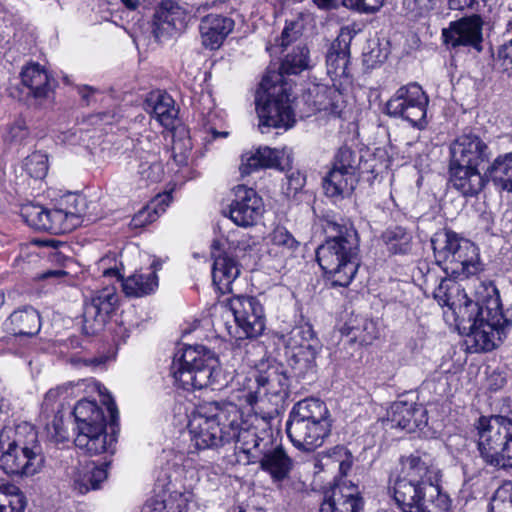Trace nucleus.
<instances>
[{"instance_id":"f257e3e1","label":"nucleus","mask_w":512,"mask_h":512,"mask_svg":"<svg viewBox=\"0 0 512 512\" xmlns=\"http://www.w3.org/2000/svg\"><path fill=\"white\" fill-rule=\"evenodd\" d=\"M433 295L440 306L452 311L458 325L468 331L467 342L475 352L491 351L502 341L509 321L502 314L498 298L480 306L452 279H442Z\"/></svg>"},{"instance_id":"f03ea898","label":"nucleus","mask_w":512,"mask_h":512,"mask_svg":"<svg viewBox=\"0 0 512 512\" xmlns=\"http://www.w3.org/2000/svg\"><path fill=\"white\" fill-rule=\"evenodd\" d=\"M399 465L389 481L403 512H449V496L441 491L440 471L429 453L417 450L402 456Z\"/></svg>"},{"instance_id":"7ed1b4c3","label":"nucleus","mask_w":512,"mask_h":512,"mask_svg":"<svg viewBox=\"0 0 512 512\" xmlns=\"http://www.w3.org/2000/svg\"><path fill=\"white\" fill-rule=\"evenodd\" d=\"M329 238L316 250V259L332 286L347 287L360 266L359 236L349 223L327 219Z\"/></svg>"},{"instance_id":"20e7f679","label":"nucleus","mask_w":512,"mask_h":512,"mask_svg":"<svg viewBox=\"0 0 512 512\" xmlns=\"http://www.w3.org/2000/svg\"><path fill=\"white\" fill-rule=\"evenodd\" d=\"M239 407L227 401L200 403L191 412L188 431L191 446L196 450H215L232 442L233 424Z\"/></svg>"},{"instance_id":"39448f33","label":"nucleus","mask_w":512,"mask_h":512,"mask_svg":"<svg viewBox=\"0 0 512 512\" xmlns=\"http://www.w3.org/2000/svg\"><path fill=\"white\" fill-rule=\"evenodd\" d=\"M170 369L175 382L185 390H220L227 384L218 357L203 345L179 348Z\"/></svg>"},{"instance_id":"423d86ee","label":"nucleus","mask_w":512,"mask_h":512,"mask_svg":"<svg viewBox=\"0 0 512 512\" xmlns=\"http://www.w3.org/2000/svg\"><path fill=\"white\" fill-rule=\"evenodd\" d=\"M332 418L326 404L317 398L297 402L289 413L286 432L292 444L303 451H314L330 435Z\"/></svg>"},{"instance_id":"0eeeda50","label":"nucleus","mask_w":512,"mask_h":512,"mask_svg":"<svg viewBox=\"0 0 512 512\" xmlns=\"http://www.w3.org/2000/svg\"><path fill=\"white\" fill-rule=\"evenodd\" d=\"M436 264L455 279H467L482 271L477 246L454 232L431 240Z\"/></svg>"},{"instance_id":"6e6552de","label":"nucleus","mask_w":512,"mask_h":512,"mask_svg":"<svg viewBox=\"0 0 512 512\" xmlns=\"http://www.w3.org/2000/svg\"><path fill=\"white\" fill-rule=\"evenodd\" d=\"M76 422L75 446L87 455L113 453L115 439L106 432L102 408L95 402L82 399L73 409Z\"/></svg>"},{"instance_id":"1a4fd4ad","label":"nucleus","mask_w":512,"mask_h":512,"mask_svg":"<svg viewBox=\"0 0 512 512\" xmlns=\"http://www.w3.org/2000/svg\"><path fill=\"white\" fill-rule=\"evenodd\" d=\"M255 102L259 129L262 133H268L271 128L287 130L295 124L291 93L287 84L272 81L270 76H264L257 90Z\"/></svg>"},{"instance_id":"9d476101","label":"nucleus","mask_w":512,"mask_h":512,"mask_svg":"<svg viewBox=\"0 0 512 512\" xmlns=\"http://www.w3.org/2000/svg\"><path fill=\"white\" fill-rule=\"evenodd\" d=\"M250 248L248 236L243 234L239 237L236 232L213 240L211 244L212 279L222 293L231 291L232 283L240 275L238 259Z\"/></svg>"},{"instance_id":"9b49d317","label":"nucleus","mask_w":512,"mask_h":512,"mask_svg":"<svg viewBox=\"0 0 512 512\" xmlns=\"http://www.w3.org/2000/svg\"><path fill=\"white\" fill-rule=\"evenodd\" d=\"M284 343L288 364L294 375L312 381L317 372L316 358L322 350L312 325L304 323L295 326L285 336Z\"/></svg>"},{"instance_id":"f8f14e48","label":"nucleus","mask_w":512,"mask_h":512,"mask_svg":"<svg viewBox=\"0 0 512 512\" xmlns=\"http://www.w3.org/2000/svg\"><path fill=\"white\" fill-rule=\"evenodd\" d=\"M20 215L31 228L52 234L71 232L82 223V213L78 209L75 211L61 208L49 210L33 203L22 205Z\"/></svg>"},{"instance_id":"ddd939ff","label":"nucleus","mask_w":512,"mask_h":512,"mask_svg":"<svg viewBox=\"0 0 512 512\" xmlns=\"http://www.w3.org/2000/svg\"><path fill=\"white\" fill-rule=\"evenodd\" d=\"M428 96L417 83H409L397 89L386 103V113L401 118L413 127L423 128L426 125Z\"/></svg>"},{"instance_id":"4468645a","label":"nucleus","mask_w":512,"mask_h":512,"mask_svg":"<svg viewBox=\"0 0 512 512\" xmlns=\"http://www.w3.org/2000/svg\"><path fill=\"white\" fill-rule=\"evenodd\" d=\"M474 428L479 454L490 465L505 440L512 436V420L501 415L481 416L475 422Z\"/></svg>"},{"instance_id":"2eb2a0df","label":"nucleus","mask_w":512,"mask_h":512,"mask_svg":"<svg viewBox=\"0 0 512 512\" xmlns=\"http://www.w3.org/2000/svg\"><path fill=\"white\" fill-rule=\"evenodd\" d=\"M271 418L257 414L243 420L239 409V417L233 424L234 435L232 441L240 444V448L246 454L257 457L258 454L274 441L276 436L270 424Z\"/></svg>"},{"instance_id":"dca6fc26","label":"nucleus","mask_w":512,"mask_h":512,"mask_svg":"<svg viewBox=\"0 0 512 512\" xmlns=\"http://www.w3.org/2000/svg\"><path fill=\"white\" fill-rule=\"evenodd\" d=\"M119 306V295L114 285L92 292L83 308V331L94 335L102 331Z\"/></svg>"},{"instance_id":"f3484780","label":"nucleus","mask_w":512,"mask_h":512,"mask_svg":"<svg viewBox=\"0 0 512 512\" xmlns=\"http://www.w3.org/2000/svg\"><path fill=\"white\" fill-rule=\"evenodd\" d=\"M228 306L242 334L239 338H256L265 329V314L261 302L254 296L232 297Z\"/></svg>"},{"instance_id":"a211bd4d","label":"nucleus","mask_w":512,"mask_h":512,"mask_svg":"<svg viewBox=\"0 0 512 512\" xmlns=\"http://www.w3.org/2000/svg\"><path fill=\"white\" fill-rule=\"evenodd\" d=\"M483 25L484 21L478 14L452 21L447 28L442 30L443 42L449 49L462 46L481 52L483 49Z\"/></svg>"},{"instance_id":"6ab92c4d","label":"nucleus","mask_w":512,"mask_h":512,"mask_svg":"<svg viewBox=\"0 0 512 512\" xmlns=\"http://www.w3.org/2000/svg\"><path fill=\"white\" fill-rule=\"evenodd\" d=\"M264 213L262 198L257 192L245 185L234 188V199L229 205V218L239 227H252L258 223Z\"/></svg>"},{"instance_id":"aec40b11","label":"nucleus","mask_w":512,"mask_h":512,"mask_svg":"<svg viewBox=\"0 0 512 512\" xmlns=\"http://www.w3.org/2000/svg\"><path fill=\"white\" fill-rule=\"evenodd\" d=\"M255 384V390L246 394V402L251 406L264 398L278 404L288 396L289 378L278 368L270 367L265 371H258L255 374Z\"/></svg>"},{"instance_id":"412c9836","label":"nucleus","mask_w":512,"mask_h":512,"mask_svg":"<svg viewBox=\"0 0 512 512\" xmlns=\"http://www.w3.org/2000/svg\"><path fill=\"white\" fill-rule=\"evenodd\" d=\"M45 464L44 454L23 452L21 448L0 442V469L10 476H33Z\"/></svg>"},{"instance_id":"4be33fe9","label":"nucleus","mask_w":512,"mask_h":512,"mask_svg":"<svg viewBox=\"0 0 512 512\" xmlns=\"http://www.w3.org/2000/svg\"><path fill=\"white\" fill-rule=\"evenodd\" d=\"M309 112H323L328 117L341 118L345 108L342 93L333 86L310 84L302 95Z\"/></svg>"},{"instance_id":"5701e85b","label":"nucleus","mask_w":512,"mask_h":512,"mask_svg":"<svg viewBox=\"0 0 512 512\" xmlns=\"http://www.w3.org/2000/svg\"><path fill=\"white\" fill-rule=\"evenodd\" d=\"M451 163L478 167L491 155L488 145L476 134L463 133L450 147Z\"/></svg>"},{"instance_id":"b1692460","label":"nucleus","mask_w":512,"mask_h":512,"mask_svg":"<svg viewBox=\"0 0 512 512\" xmlns=\"http://www.w3.org/2000/svg\"><path fill=\"white\" fill-rule=\"evenodd\" d=\"M189 14L177 3L163 1L154 14L153 34L160 41L182 31L188 22Z\"/></svg>"},{"instance_id":"393cba45","label":"nucleus","mask_w":512,"mask_h":512,"mask_svg":"<svg viewBox=\"0 0 512 512\" xmlns=\"http://www.w3.org/2000/svg\"><path fill=\"white\" fill-rule=\"evenodd\" d=\"M449 182L463 197H476L490 182L486 174L482 175L476 166L449 164Z\"/></svg>"},{"instance_id":"a878e982","label":"nucleus","mask_w":512,"mask_h":512,"mask_svg":"<svg viewBox=\"0 0 512 512\" xmlns=\"http://www.w3.org/2000/svg\"><path fill=\"white\" fill-rule=\"evenodd\" d=\"M258 456H261L259 460L261 470L268 473L274 482H281L288 478L293 468V461L278 442L277 435Z\"/></svg>"},{"instance_id":"bb28decb","label":"nucleus","mask_w":512,"mask_h":512,"mask_svg":"<svg viewBox=\"0 0 512 512\" xmlns=\"http://www.w3.org/2000/svg\"><path fill=\"white\" fill-rule=\"evenodd\" d=\"M426 413V409L422 405L397 401L391 405L388 421L391 423V427L414 432L427 424Z\"/></svg>"},{"instance_id":"cd10ccee","label":"nucleus","mask_w":512,"mask_h":512,"mask_svg":"<svg viewBox=\"0 0 512 512\" xmlns=\"http://www.w3.org/2000/svg\"><path fill=\"white\" fill-rule=\"evenodd\" d=\"M0 442L21 448L23 452L44 454L35 427L28 422L6 425L0 431Z\"/></svg>"},{"instance_id":"c85d7f7f","label":"nucleus","mask_w":512,"mask_h":512,"mask_svg":"<svg viewBox=\"0 0 512 512\" xmlns=\"http://www.w3.org/2000/svg\"><path fill=\"white\" fill-rule=\"evenodd\" d=\"M103 276L107 278L115 277L121 281L123 292L128 297H143L152 294L158 288V276L155 272L135 273L126 279L116 268L104 270Z\"/></svg>"},{"instance_id":"c756f323","label":"nucleus","mask_w":512,"mask_h":512,"mask_svg":"<svg viewBox=\"0 0 512 512\" xmlns=\"http://www.w3.org/2000/svg\"><path fill=\"white\" fill-rule=\"evenodd\" d=\"M352 36L348 31H341L331 43L326 55L327 72L332 78L349 77L350 42Z\"/></svg>"},{"instance_id":"7c9ffc66","label":"nucleus","mask_w":512,"mask_h":512,"mask_svg":"<svg viewBox=\"0 0 512 512\" xmlns=\"http://www.w3.org/2000/svg\"><path fill=\"white\" fill-rule=\"evenodd\" d=\"M233 28L234 21L229 17L218 14L203 17L199 25L202 44L211 50L219 48Z\"/></svg>"},{"instance_id":"2f4dec72","label":"nucleus","mask_w":512,"mask_h":512,"mask_svg":"<svg viewBox=\"0 0 512 512\" xmlns=\"http://www.w3.org/2000/svg\"><path fill=\"white\" fill-rule=\"evenodd\" d=\"M3 329L13 336H35L41 329L40 315L32 306L16 309L3 322Z\"/></svg>"},{"instance_id":"473e14b6","label":"nucleus","mask_w":512,"mask_h":512,"mask_svg":"<svg viewBox=\"0 0 512 512\" xmlns=\"http://www.w3.org/2000/svg\"><path fill=\"white\" fill-rule=\"evenodd\" d=\"M144 109L165 128L173 126L178 114L173 98L165 92L151 93Z\"/></svg>"},{"instance_id":"72a5a7b5","label":"nucleus","mask_w":512,"mask_h":512,"mask_svg":"<svg viewBox=\"0 0 512 512\" xmlns=\"http://www.w3.org/2000/svg\"><path fill=\"white\" fill-rule=\"evenodd\" d=\"M357 175L332 167L323 178V189L330 198H344L352 193L357 184Z\"/></svg>"},{"instance_id":"f704fd0d","label":"nucleus","mask_w":512,"mask_h":512,"mask_svg":"<svg viewBox=\"0 0 512 512\" xmlns=\"http://www.w3.org/2000/svg\"><path fill=\"white\" fill-rule=\"evenodd\" d=\"M486 177L497 191L512 193V151L498 155L488 166Z\"/></svg>"},{"instance_id":"c9c22d12","label":"nucleus","mask_w":512,"mask_h":512,"mask_svg":"<svg viewBox=\"0 0 512 512\" xmlns=\"http://www.w3.org/2000/svg\"><path fill=\"white\" fill-rule=\"evenodd\" d=\"M109 463L105 462L101 466L94 463H87L77 469L73 475V487L80 494H85L90 490L100 488V484L107 479V468Z\"/></svg>"},{"instance_id":"e433bc0d","label":"nucleus","mask_w":512,"mask_h":512,"mask_svg":"<svg viewBox=\"0 0 512 512\" xmlns=\"http://www.w3.org/2000/svg\"><path fill=\"white\" fill-rule=\"evenodd\" d=\"M311 58L308 47L299 42L285 55L280 65V74H275V81L280 82L282 75H297L311 68Z\"/></svg>"},{"instance_id":"4c0bfd02","label":"nucleus","mask_w":512,"mask_h":512,"mask_svg":"<svg viewBox=\"0 0 512 512\" xmlns=\"http://www.w3.org/2000/svg\"><path fill=\"white\" fill-rule=\"evenodd\" d=\"M21 79L35 98L46 97L51 90L50 76L38 63L27 65L21 72Z\"/></svg>"},{"instance_id":"58836bf2","label":"nucleus","mask_w":512,"mask_h":512,"mask_svg":"<svg viewBox=\"0 0 512 512\" xmlns=\"http://www.w3.org/2000/svg\"><path fill=\"white\" fill-rule=\"evenodd\" d=\"M381 240L391 255H407L412 251L413 236L401 226H392L385 229Z\"/></svg>"},{"instance_id":"ea45409f","label":"nucleus","mask_w":512,"mask_h":512,"mask_svg":"<svg viewBox=\"0 0 512 512\" xmlns=\"http://www.w3.org/2000/svg\"><path fill=\"white\" fill-rule=\"evenodd\" d=\"M363 507V499L352 492L344 494L340 488L332 490L329 498L325 499L320 512H360Z\"/></svg>"},{"instance_id":"a19ab883","label":"nucleus","mask_w":512,"mask_h":512,"mask_svg":"<svg viewBox=\"0 0 512 512\" xmlns=\"http://www.w3.org/2000/svg\"><path fill=\"white\" fill-rule=\"evenodd\" d=\"M187 495L172 492L168 496L157 495L146 502L142 512H188Z\"/></svg>"},{"instance_id":"79ce46f5","label":"nucleus","mask_w":512,"mask_h":512,"mask_svg":"<svg viewBox=\"0 0 512 512\" xmlns=\"http://www.w3.org/2000/svg\"><path fill=\"white\" fill-rule=\"evenodd\" d=\"M268 253L274 256L291 255L298 247V241L284 227H276L266 237Z\"/></svg>"},{"instance_id":"37998d69","label":"nucleus","mask_w":512,"mask_h":512,"mask_svg":"<svg viewBox=\"0 0 512 512\" xmlns=\"http://www.w3.org/2000/svg\"><path fill=\"white\" fill-rule=\"evenodd\" d=\"M263 168H275L281 171L292 168V150L288 147L270 148L259 147L257 149Z\"/></svg>"},{"instance_id":"c03bdc74","label":"nucleus","mask_w":512,"mask_h":512,"mask_svg":"<svg viewBox=\"0 0 512 512\" xmlns=\"http://www.w3.org/2000/svg\"><path fill=\"white\" fill-rule=\"evenodd\" d=\"M3 145L10 149L21 146L29 136V129L25 120L18 118L7 124L0 132Z\"/></svg>"},{"instance_id":"a18cd8bd","label":"nucleus","mask_w":512,"mask_h":512,"mask_svg":"<svg viewBox=\"0 0 512 512\" xmlns=\"http://www.w3.org/2000/svg\"><path fill=\"white\" fill-rule=\"evenodd\" d=\"M138 175L144 186L158 183L164 175L163 165L159 159H139Z\"/></svg>"},{"instance_id":"49530a36","label":"nucleus","mask_w":512,"mask_h":512,"mask_svg":"<svg viewBox=\"0 0 512 512\" xmlns=\"http://www.w3.org/2000/svg\"><path fill=\"white\" fill-rule=\"evenodd\" d=\"M360 157L356 151L348 146H341L334 155L332 167L357 175Z\"/></svg>"},{"instance_id":"de8ad7c7","label":"nucleus","mask_w":512,"mask_h":512,"mask_svg":"<svg viewBox=\"0 0 512 512\" xmlns=\"http://www.w3.org/2000/svg\"><path fill=\"white\" fill-rule=\"evenodd\" d=\"M161 140L154 133L142 135L135 146L138 159H159Z\"/></svg>"},{"instance_id":"09e8293b","label":"nucleus","mask_w":512,"mask_h":512,"mask_svg":"<svg viewBox=\"0 0 512 512\" xmlns=\"http://www.w3.org/2000/svg\"><path fill=\"white\" fill-rule=\"evenodd\" d=\"M24 166L31 177L42 179L48 172V157L42 152H34L26 157Z\"/></svg>"},{"instance_id":"8fccbe9b","label":"nucleus","mask_w":512,"mask_h":512,"mask_svg":"<svg viewBox=\"0 0 512 512\" xmlns=\"http://www.w3.org/2000/svg\"><path fill=\"white\" fill-rule=\"evenodd\" d=\"M491 512H512V485L498 488L490 502Z\"/></svg>"},{"instance_id":"3c124183","label":"nucleus","mask_w":512,"mask_h":512,"mask_svg":"<svg viewBox=\"0 0 512 512\" xmlns=\"http://www.w3.org/2000/svg\"><path fill=\"white\" fill-rule=\"evenodd\" d=\"M6 491L5 502H0V512H23L25 500L19 488L11 484Z\"/></svg>"},{"instance_id":"603ef678","label":"nucleus","mask_w":512,"mask_h":512,"mask_svg":"<svg viewBox=\"0 0 512 512\" xmlns=\"http://www.w3.org/2000/svg\"><path fill=\"white\" fill-rule=\"evenodd\" d=\"M192 143L189 138H176L171 148V158L177 166H185L191 154Z\"/></svg>"},{"instance_id":"864d4df0","label":"nucleus","mask_w":512,"mask_h":512,"mask_svg":"<svg viewBox=\"0 0 512 512\" xmlns=\"http://www.w3.org/2000/svg\"><path fill=\"white\" fill-rule=\"evenodd\" d=\"M327 458L338 464L339 472L343 476L348 474L353 465V456L344 446H336L329 450Z\"/></svg>"},{"instance_id":"5fc2aeb1","label":"nucleus","mask_w":512,"mask_h":512,"mask_svg":"<svg viewBox=\"0 0 512 512\" xmlns=\"http://www.w3.org/2000/svg\"><path fill=\"white\" fill-rule=\"evenodd\" d=\"M490 466L504 470L512 469V436L505 440Z\"/></svg>"},{"instance_id":"6e6d98bb","label":"nucleus","mask_w":512,"mask_h":512,"mask_svg":"<svg viewBox=\"0 0 512 512\" xmlns=\"http://www.w3.org/2000/svg\"><path fill=\"white\" fill-rule=\"evenodd\" d=\"M303 24L299 20L287 21L281 34L280 45L287 47L297 42L302 36Z\"/></svg>"},{"instance_id":"4d7b16f0","label":"nucleus","mask_w":512,"mask_h":512,"mask_svg":"<svg viewBox=\"0 0 512 512\" xmlns=\"http://www.w3.org/2000/svg\"><path fill=\"white\" fill-rule=\"evenodd\" d=\"M47 431L50 437L56 443H63L69 440V432L64 426L63 417L56 414L50 424L47 425Z\"/></svg>"},{"instance_id":"13d9d810","label":"nucleus","mask_w":512,"mask_h":512,"mask_svg":"<svg viewBox=\"0 0 512 512\" xmlns=\"http://www.w3.org/2000/svg\"><path fill=\"white\" fill-rule=\"evenodd\" d=\"M263 168L257 150L255 152H247L241 156V164L239 171L242 177Z\"/></svg>"},{"instance_id":"bf43d9fd","label":"nucleus","mask_w":512,"mask_h":512,"mask_svg":"<svg viewBox=\"0 0 512 512\" xmlns=\"http://www.w3.org/2000/svg\"><path fill=\"white\" fill-rule=\"evenodd\" d=\"M383 2L384 0H343V5L359 12L373 13L382 7Z\"/></svg>"},{"instance_id":"052dcab7","label":"nucleus","mask_w":512,"mask_h":512,"mask_svg":"<svg viewBox=\"0 0 512 512\" xmlns=\"http://www.w3.org/2000/svg\"><path fill=\"white\" fill-rule=\"evenodd\" d=\"M217 119V114L215 112H209L206 116L203 117V126L208 136L206 137V141H214L218 138H227L229 136L228 131H218L216 127L215 120Z\"/></svg>"},{"instance_id":"680f3d73","label":"nucleus","mask_w":512,"mask_h":512,"mask_svg":"<svg viewBox=\"0 0 512 512\" xmlns=\"http://www.w3.org/2000/svg\"><path fill=\"white\" fill-rule=\"evenodd\" d=\"M157 218V212L155 209L147 206L142 208L136 213L130 221V226L133 228H141L152 222Z\"/></svg>"},{"instance_id":"e2e57ef3","label":"nucleus","mask_w":512,"mask_h":512,"mask_svg":"<svg viewBox=\"0 0 512 512\" xmlns=\"http://www.w3.org/2000/svg\"><path fill=\"white\" fill-rule=\"evenodd\" d=\"M305 176L300 171H291L286 175V190L288 194H295L301 190L305 184Z\"/></svg>"},{"instance_id":"0e129e2a","label":"nucleus","mask_w":512,"mask_h":512,"mask_svg":"<svg viewBox=\"0 0 512 512\" xmlns=\"http://www.w3.org/2000/svg\"><path fill=\"white\" fill-rule=\"evenodd\" d=\"M476 0H448V6L451 10H464L471 8Z\"/></svg>"},{"instance_id":"69168bd1","label":"nucleus","mask_w":512,"mask_h":512,"mask_svg":"<svg viewBox=\"0 0 512 512\" xmlns=\"http://www.w3.org/2000/svg\"><path fill=\"white\" fill-rule=\"evenodd\" d=\"M95 92H96V89L93 87H90V86H82V87L78 88L79 95L87 103L89 102L90 96L93 95Z\"/></svg>"},{"instance_id":"338daca9","label":"nucleus","mask_w":512,"mask_h":512,"mask_svg":"<svg viewBox=\"0 0 512 512\" xmlns=\"http://www.w3.org/2000/svg\"><path fill=\"white\" fill-rule=\"evenodd\" d=\"M364 330H367L369 331V336L368 337H363L362 341L364 342H370L371 340H373L374 338H376V333H375V326H374V323L372 321H366L364 323Z\"/></svg>"},{"instance_id":"774afa93","label":"nucleus","mask_w":512,"mask_h":512,"mask_svg":"<svg viewBox=\"0 0 512 512\" xmlns=\"http://www.w3.org/2000/svg\"><path fill=\"white\" fill-rule=\"evenodd\" d=\"M66 275H67V272H65L64 270L57 269V270H49V271L45 272L44 274H42L41 278L42 279L62 278Z\"/></svg>"}]
</instances>
